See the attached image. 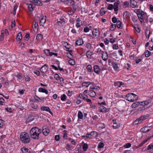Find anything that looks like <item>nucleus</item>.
<instances>
[{
    "mask_svg": "<svg viewBox=\"0 0 153 153\" xmlns=\"http://www.w3.org/2000/svg\"><path fill=\"white\" fill-rule=\"evenodd\" d=\"M41 132V129L36 127L32 128L30 131L31 137L34 139H38L39 135Z\"/></svg>",
    "mask_w": 153,
    "mask_h": 153,
    "instance_id": "f257e3e1",
    "label": "nucleus"
},
{
    "mask_svg": "<svg viewBox=\"0 0 153 153\" xmlns=\"http://www.w3.org/2000/svg\"><path fill=\"white\" fill-rule=\"evenodd\" d=\"M20 139L22 142L25 144L29 143L30 139L28 134L25 132H22L20 135Z\"/></svg>",
    "mask_w": 153,
    "mask_h": 153,
    "instance_id": "f03ea898",
    "label": "nucleus"
},
{
    "mask_svg": "<svg viewBox=\"0 0 153 153\" xmlns=\"http://www.w3.org/2000/svg\"><path fill=\"white\" fill-rule=\"evenodd\" d=\"M126 100L129 101L133 102L137 100L138 99L137 96L132 93H129L126 96Z\"/></svg>",
    "mask_w": 153,
    "mask_h": 153,
    "instance_id": "7ed1b4c3",
    "label": "nucleus"
},
{
    "mask_svg": "<svg viewBox=\"0 0 153 153\" xmlns=\"http://www.w3.org/2000/svg\"><path fill=\"white\" fill-rule=\"evenodd\" d=\"M148 116L144 115L141 116L139 118H137L134 122V123L136 125L141 123L143 120L148 118Z\"/></svg>",
    "mask_w": 153,
    "mask_h": 153,
    "instance_id": "20e7f679",
    "label": "nucleus"
},
{
    "mask_svg": "<svg viewBox=\"0 0 153 153\" xmlns=\"http://www.w3.org/2000/svg\"><path fill=\"white\" fill-rule=\"evenodd\" d=\"M141 102H143V105H146L148 107H150L153 104V100L150 99Z\"/></svg>",
    "mask_w": 153,
    "mask_h": 153,
    "instance_id": "39448f33",
    "label": "nucleus"
},
{
    "mask_svg": "<svg viewBox=\"0 0 153 153\" xmlns=\"http://www.w3.org/2000/svg\"><path fill=\"white\" fill-rule=\"evenodd\" d=\"M41 110L42 111H46L49 112L51 115H53V114L50 108L48 106H42L41 108Z\"/></svg>",
    "mask_w": 153,
    "mask_h": 153,
    "instance_id": "423d86ee",
    "label": "nucleus"
},
{
    "mask_svg": "<svg viewBox=\"0 0 153 153\" xmlns=\"http://www.w3.org/2000/svg\"><path fill=\"white\" fill-rule=\"evenodd\" d=\"M42 131L44 135L45 136H47L49 134L50 130L48 128L46 127L43 128Z\"/></svg>",
    "mask_w": 153,
    "mask_h": 153,
    "instance_id": "0eeeda50",
    "label": "nucleus"
},
{
    "mask_svg": "<svg viewBox=\"0 0 153 153\" xmlns=\"http://www.w3.org/2000/svg\"><path fill=\"white\" fill-rule=\"evenodd\" d=\"M92 34L94 37H98L100 35V32L97 29H94L92 31Z\"/></svg>",
    "mask_w": 153,
    "mask_h": 153,
    "instance_id": "6e6552de",
    "label": "nucleus"
},
{
    "mask_svg": "<svg viewBox=\"0 0 153 153\" xmlns=\"http://www.w3.org/2000/svg\"><path fill=\"white\" fill-rule=\"evenodd\" d=\"M48 69V66L46 64H45L44 66H42L40 69V71L42 73H45L47 71Z\"/></svg>",
    "mask_w": 153,
    "mask_h": 153,
    "instance_id": "1a4fd4ad",
    "label": "nucleus"
},
{
    "mask_svg": "<svg viewBox=\"0 0 153 153\" xmlns=\"http://www.w3.org/2000/svg\"><path fill=\"white\" fill-rule=\"evenodd\" d=\"M100 111L105 113L108 111V109L103 105H101L99 108Z\"/></svg>",
    "mask_w": 153,
    "mask_h": 153,
    "instance_id": "9d476101",
    "label": "nucleus"
},
{
    "mask_svg": "<svg viewBox=\"0 0 153 153\" xmlns=\"http://www.w3.org/2000/svg\"><path fill=\"white\" fill-rule=\"evenodd\" d=\"M143 105V102H137L133 103L131 105V107L133 108H135L139 106V105Z\"/></svg>",
    "mask_w": 153,
    "mask_h": 153,
    "instance_id": "9b49d317",
    "label": "nucleus"
},
{
    "mask_svg": "<svg viewBox=\"0 0 153 153\" xmlns=\"http://www.w3.org/2000/svg\"><path fill=\"white\" fill-rule=\"evenodd\" d=\"M94 72L97 74H99L100 72V69L97 65H95L94 67Z\"/></svg>",
    "mask_w": 153,
    "mask_h": 153,
    "instance_id": "f8f14e48",
    "label": "nucleus"
},
{
    "mask_svg": "<svg viewBox=\"0 0 153 153\" xmlns=\"http://www.w3.org/2000/svg\"><path fill=\"white\" fill-rule=\"evenodd\" d=\"M150 127V126H145V127L142 128L141 129V131L142 132L144 133L149 132L151 130L149 128Z\"/></svg>",
    "mask_w": 153,
    "mask_h": 153,
    "instance_id": "ddd939ff",
    "label": "nucleus"
},
{
    "mask_svg": "<svg viewBox=\"0 0 153 153\" xmlns=\"http://www.w3.org/2000/svg\"><path fill=\"white\" fill-rule=\"evenodd\" d=\"M22 33L20 32L18 33L16 37V39L18 43H20V41L22 40Z\"/></svg>",
    "mask_w": 153,
    "mask_h": 153,
    "instance_id": "4468645a",
    "label": "nucleus"
},
{
    "mask_svg": "<svg viewBox=\"0 0 153 153\" xmlns=\"http://www.w3.org/2000/svg\"><path fill=\"white\" fill-rule=\"evenodd\" d=\"M46 21V17L43 16L42 17L39 21V23L41 25L43 26Z\"/></svg>",
    "mask_w": 153,
    "mask_h": 153,
    "instance_id": "2eb2a0df",
    "label": "nucleus"
},
{
    "mask_svg": "<svg viewBox=\"0 0 153 153\" xmlns=\"http://www.w3.org/2000/svg\"><path fill=\"white\" fill-rule=\"evenodd\" d=\"M102 58L104 61H106L108 59V55L107 52H103V53H102Z\"/></svg>",
    "mask_w": 153,
    "mask_h": 153,
    "instance_id": "dca6fc26",
    "label": "nucleus"
},
{
    "mask_svg": "<svg viewBox=\"0 0 153 153\" xmlns=\"http://www.w3.org/2000/svg\"><path fill=\"white\" fill-rule=\"evenodd\" d=\"M24 4L27 5V8L29 11L31 12L33 10V4H31L27 3L26 2Z\"/></svg>",
    "mask_w": 153,
    "mask_h": 153,
    "instance_id": "f3484780",
    "label": "nucleus"
},
{
    "mask_svg": "<svg viewBox=\"0 0 153 153\" xmlns=\"http://www.w3.org/2000/svg\"><path fill=\"white\" fill-rule=\"evenodd\" d=\"M83 43V39H79L76 40V45L80 46L82 45Z\"/></svg>",
    "mask_w": 153,
    "mask_h": 153,
    "instance_id": "a211bd4d",
    "label": "nucleus"
},
{
    "mask_svg": "<svg viewBox=\"0 0 153 153\" xmlns=\"http://www.w3.org/2000/svg\"><path fill=\"white\" fill-rule=\"evenodd\" d=\"M112 66L115 70L117 71L119 70V67L118 66L117 63L113 62L112 64Z\"/></svg>",
    "mask_w": 153,
    "mask_h": 153,
    "instance_id": "6ab92c4d",
    "label": "nucleus"
},
{
    "mask_svg": "<svg viewBox=\"0 0 153 153\" xmlns=\"http://www.w3.org/2000/svg\"><path fill=\"white\" fill-rule=\"evenodd\" d=\"M21 150L23 153H29L30 152L28 149L24 147L21 148Z\"/></svg>",
    "mask_w": 153,
    "mask_h": 153,
    "instance_id": "aec40b11",
    "label": "nucleus"
},
{
    "mask_svg": "<svg viewBox=\"0 0 153 153\" xmlns=\"http://www.w3.org/2000/svg\"><path fill=\"white\" fill-rule=\"evenodd\" d=\"M66 4L68 5L72 6L75 4V1L74 0H67Z\"/></svg>",
    "mask_w": 153,
    "mask_h": 153,
    "instance_id": "412c9836",
    "label": "nucleus"
},
{
    "mask_svg": "<svg viewBox=\"0 0 153 153\" xmlns=\"http://www.w3.org/2000/svg\"><path fill=\"white\" fill-rule=\"evenodd\" d=\"M130 5L132 8L135 7L137 5V2L134 0L130 1Z\"/></svg>",
    "mask_w": 153,
    "mask_h": 153,
    "instance_id": "4be33fe9",
    "label": "nucleus"
},
{
    "mask_svg": "<svg viewBox=\"0 0 153 153\" xmlns=\"http://www.w3.org/2000/svg\"><path fill=\"white\" fill-rule=\"evenodd\" d=\"M38 91L39 92L45 93L46 94H47L48 93V91L46 89L41 87L39 88Z\"/></svg>",
    "mask_w": 153,
    "mask_h": 153,
    "instance_id": "5701e85b",
    "label": "nucleus"
},
{
    "mask_svg": "<svg viewBox=\"0 0 153 153\" xmlns=\"http://www.w3.org/2000/svg\"><path fill=\"white\" fill-rule=\"evenodd\" d=\"M88 95L91 97H94L96 95V92L93 90H90L88 91Z\"/></svg>",
    "mask_w": 153,
    "mask_h": 153,
    "instance_id": "b1692460",
    "label": "nucleus"
},
{
    "mask_svg": "<svg viewBox=\"0 0 153 153\" xmlns=\"http://www.w3.org/2000/svg\"><path fill=\"white\" fill-rule=\"evenodd\" d=\"M83 99L84 100H85L87 102L92 103L91 100L88 98V96L87 95H84L83 96Z\"/></svg>",
    "mask_w": 153,
    "mask_h": 153,
    "instance_id": "393cba45",
    "label": "nucleus"
},
{
    "mask_svg": "<svg viewBox=\"0 0 153 153\" xmlns=\"http://www.w3.org/2000/svg\"><path fill=\"white\" fill-rule=\"evenodd\" d=\"M147 150H150V153H153V145L150 144L147 147Z\"/></svg>",
    "mask_w": 153,
    "mask_h": 153,
    "instance_id": "a878e982",
    "label": "nucleus"
},
{
    "mask_svg": "<svg viewBox=\"0 0 153 153\" xmlns=\"http://www.w3.org/2000/svg\"><path fill=\"white\" fill-rule=\"evenodd\" d=\"M90 136H92L93 137H95L97 135V133L95 131H91L90 133Z\"/></svg>",
    "mask_w": 153,
    "mask_h": 153,
    "instance_id": "bb28decb",
    "label": "nucleus"
},
{
    "mask_svg": "<svg viewBox=\"0 0 153 153\" xmlns=\"http://www.w3.org/2000/svg\"><path fill=\"white\" fill-rule=\"evenodd\" d=\"M93 53L90 51H88L86 53V55L88 58H90L91 56L92 55Z\"/></svg>",
    "mask_w": 153,
    "mask_h": 153,
    "instance_id": "cd10ccee",
    "label": "nucleus"
},
{
    "mask_svg": "<svg viewBox=\"0 0 153 153\" xmlns=\"http://www.w3.org/2000/svg\"><path fill=\"white\" fill-rule=\"evenodd\" d=\"M145 56L148 57L150 56L151 55V52L148 50L144 52Z\"/></svg>",
    "mask_w": 153,
    "mask_h": 153,
    "instance_id": "c85d7f7f",
    "label": "nucleus"
},
{
    "mask_svg": "<svg viewBox=\"0 0 153 153\" xmlns=\"http://www.w3.org/2000/svg\"><path fill=\"white\" fill-rule=\"evenodd\" d=\"M118 3L117 2H115L114 3V10L116 12L118 10Z\"/></svg>",
    "mask_w": 153,
    "mask_h": 153,
    "instance_id": "c756f323",
    "label": "nucleus"
},
{
    "mask_svg": "<svg viewBox=\"0 0 153 153\" xmlns=\"http://www.w3.org/2000/svg\"><path fill=\"white\" fill-rule=\"evenodd\" d=\"M43 37L41 34H38L36 36V39L37 40H40L42 39Z\"/></svg>",
    "mask_w": 153,
    "mask_h": 153,
    "instance_id": "7c9ffc66",
    "label": "nucleus"
},
{
    "mask_svg": "<svg viewBox=\"0 0 153 153\" xmlns=\"http://www.w3.org/2000/svg\"><path fill=\"white\" fill-rule=\"evenodd\" d=\"M4 30H2L1 31V35H0V40L2 41L4 39Z\"/></svg>",
    "mask_w": 153,
    "mask_h": 153,
    "instance_id": "2f4dec72",
    "label": "nucleus"
},
{
    "mask_svg": "<svg viewBox=\"0 0 153 153\" xmlns=\"http://www.w3.org/2000/svg\"><path fill=\"white\" fill-rule=\"evenodd\" d=\"M86 69L88 72H93L92 71V67L91 65H88L86 67Z\"/></svg>",
    "mask_w": 153,
    "mask_h": 153,
    "instance_id": "473e14b6",
    "label": "nucleus"
},
{
    "mask_svg": "<svg viewBox=\"0 0 153 153\" xmlns=\"http://www.w3.org/2000/svg\"><path fill=\"white\" fill-rule=\"evenodd\" d=\"M90 84L91 82H83L82 83V86H86L88 87Z\"/></svg>",
    "mask_w": 153,
    "mask_h": 153,
    "instance_id": "72a5a7b5",
    "label": "nucleus"
},
{
    "mask_svg": "<svg viewBox=\"0 0 153 153\" xmlns=\"http://www.w3.org/2000/svg\"><path fill=\"white\" fill-rule=\"evenodd\" d=\"M150 139V138H148L147 139L144 140L141 143H140L139 145V147H140L141 146L143 145L146 142L149 140Z\"/></svg>",
    "mask_w": 153,
    "mask_h": 153,
    "instance_id": "f704fd0d",
    "label": "nucleus"
},
{
    "mask_svg": "<svg viewBox=\"0 0 153 153\" xmlns=\"http://www.w3.org/2000/svg\"><path fill=\"white\" fill-rule=\"evenodd\" d=\"M30 107L33 109H36L38 107V106L36 104H35L34 103H33L31 104L30 105Z\"/></svg>",
    "mask_w": 153,
    "mask_h": 153,
    "instance_id": "c9c22d12",
    "label": "nucleus"
},
{
    "mask_svg": "<svg viewBox=\"0 0 153 153\" xmlns=\"http://www.w3.org/2000/svg\"><path fill=\"white\" fill-rule=\"evenodd\" d=\"M41 1L38 0H37L35 2L34 4L35 5H39V6H41L42 5V3L41 2Z\"/></svg>",
    "mask_w": 153,
    "mask_h": 153,
    "instance_id": "e433bc0d",
    "label": "nucleus"
},
{
    "mask_svg": "<svg viewBox=\"0 0 153 153\" xmlns=\"http://www.w3.org/2000/svg\"><path fill=\"white\" fill-rule=\"evenodd\" d=\"M150 33V30H149L146 29V37L149 38Z\"/></svg>",
    "mask_w": 153,
    "mask_h": 153,
    "instance_id": "4c0bfd02",
    "label": "nucleus"
},
{
    "mask_svg": "<svg viewBox=\"0 0 153 153\" xmlns=\"http://www.w3.org/2000/svg\"><path fill=\"white\" fill-rule=\"evenodd\" d=\"M78 116L79 118L80 119L82 118L83 116V114L80 111H78Z\"/></svg>",
    "mask_w": 153,
    "mask_h": 153,
    "instance_id": "58836bf2",
    "label": "nucleus"
},
{
    "mask_svg": "<svg viewBox=\"0 0 153 153\" xmlns=\"http://www.w3.org/2000/svg\"><path fill=\"white\" fill-rule=\"evenodd\" d=\"M104 8L102 7L101 8L100 10V14L101 16H103V14L105 13L106 11L103 10Z\"/></svg>",
    "mask_w": 153,
    "mask_h": 153,
    "instance_id": "ea45409f",
    "label": "nucleus"
},
{
    "mask_svg": "<svg viewBox=\"0 0 153 153\" xmlns=\"http://www.w3.org/2000/svg\"><path fill=\"white\" fill-rule=\"evenodd\" d=\"M67 97L65 94L62 95L61 96V99L63 101H65Z\"/></svg>",
    "mask_w": 153,
    "mask_h": 153,
    "instance_id": "a19ab883",
    "label": "nucleus"
},
{
    "mask_svg": "<svg viewBox=\"0 0 153 153\" xmlns=\"http://www.w3.org/2000/svg\"><path fill=\"white\" fill-rule=\"evenodd\" d=\"M34 119V117L33 116H29L28 117L27 119V121L30 122L32 121H33Z\"/></svg>",
    "mask_w": 153,
    "mask_h": 153,
    "instance_id": "79ce46f5",
    "label": "nucleus"
},
{
    "mask_svg": "<svg viewBox=\"0 0 153 153\" xmlns=\"http://www.w3.org/2000/svg\"><path fill=\"white\" fill-rule=\"evenodd\" d=\"M116 25L112 24L110 27V30L111 31L114 30L116 28Z\"/></svg>",
    "mask_w": 153,
    "mask_h": 153,
    "instance_id": "37998d69",
    "label": "nucleus"
},
{
    "mask_svg": "<svg viewBox=\"0 0 153 153\" xmlns=\"http://www.w3.org/2000/svg\"><path fill=\"white\" fill-rule=\"evenodd\" d=\"M44 51L46 53V55L48 56H50L51 54V52H50V50H44Z\"/></svg>",
    "mask_w": 153,
    "mask_h": 153,
    "instance_id": "c03bdc74",
    "label": "nucleus"
},
{
    "mask_svg": "<svg viewBox=\"0 0 153 153\" xmlns=\"http://www.w3.org/2000/svg\"><path fill=\"white\" fill-rule=\"evenodd\" d=\"M122 23L120 21H118L117 22V25L118 28H121V25Z\"/></svg>",
    "mask_w": 153,
    "mask_h": 153,
    "instance_id": "a18cd8bd",
    "label": "nucleus"
},
{
    "mask_svg": "<svg viewBox=\"0 0 153 153\" xmlns=\"http://www.w3.org/2000/svg\"><path fill=\"white\" fill-rule=\"evenodd\" d=\"M72 7L73 8V10H74V11H76L77 10V8H78L77 5L75 3L74 4L72 5Z\"/></svg>",
    "mask_w": 153,
    "mask_h": 153,
    "instance_id": "49530a36",
    "label": "nucleus"
},
{
    "mask_svg": "<svg viewBox=\"0 0 153 153\" xmlns=\"http://www.w3.org/2000/svg\"><path fill=\"white\" fill-rule=\"evenodd\" d=\"M18 7V5L16 4L14 7L13 10V13L14 15L16 14V11Z\"/></svg>",
    "mask_w": 153,
    "mask_h": 153,
    "instance_id": "de8ad7c7",
    "label": "nucleus"
},
{
    "mask_svg": "<svg viewBox=\"0 0 153 153\" xmlns=\"http://www.w3.org/2000/svg\"><path fill=\"white\" fill-rule=\"evenodd\" d=\"M68 63L71 65H74L75 64V62L74 60L71 59L69 60Z\"/></svg>",
    "mask_w": 153,
    "mask_h": 153,
    "instance_id": "09e8293b",
    "label": "nucleus"
},
{
    "mask_svg": "<svg viewBox=\"0 0 153 153\" xmlns=\"http://www.w3.org/2000/svg\"><path fill=\"white\" fill-rule=\"evenodd\" d=\"M104 145L103 143H100L98 145V148L99 149H101L103 148L104 146Z\"/></svg>",
    "mask_w": 153,
    "mask_h": 153,
    "instance_id": "8fccbe9b",
    "label": "nucleus"
},
{
    "mask_svg": "<svg viewBox=\"0 0 153 153\" xmlns=\"http://www.w3.org/2000/svg\"><path fill=\"white\" fill-rule=\"evenodd\" d=\"M88 148V145L87 144L85 143L83 146V149L84 151H86Z\"/></svg>",
    "mask_w": 153,
    "mask_h": 153,
    "instance_id": "3c124183",
    "label": "nucleus"
},
{
    "mask_svg": "<svg viewBox=\"0 0 153 153\" xmlns=\"http://www.w3.org/2000/svg\"><path fill=\"white\" fill-rule=\"evenodd\" d=\"M131 146V144L130 143H127L124 146L125 148H129Z\"/></svg>",
    "mask_w": 153,
    "mask_h": 153,
    "instance_id": "603ef678",
    "label": "nucleus"
},
{
    "mask_svg": "<svg viewBox=\"0 0 153 153\" xmlns=\"http://www.w3.org/2000/svg\"><path fill=\"white\" fill-rule=\"evenodd\" d=\"M75 12V11H74L73 10H68V13L70 15H73L74 14Z\"/></svg>",
    "mask_w": 153,
    "mask_h": 153,
    "instance_id": "864d4df0",
    "label": "nucleus"
},
{
    "mask_svg": "<svg viewBox=\"0 0 153 153\" xmlns=\"http://www.w3.org/2000/svg\"><path fill=\"white\" fill-rule=\"evenodd\" d=\"M128 13L127 11H126L125 13H124L123 15V16L124 18H126L128 16Z\"/></svg>",
    "mask_w": 153,
    "mask_h": 153,
    "instance_id": "5fc2aeb1",
    "label": "nucleus"
},
{
    "mask_svg": "<svg viewBox=\"0 0 153 153\" xmlns=\"http://www.w3.org/2000/svg\"><path fill=\"white\" fill-rule=\"evenodd\" d=\"M82 137H84L85 138H91L90 134L87 133L85 135L82 136Z\"/></svg>",
    "mask_w": 153,
    "mask_h": 153,
    "instance_id": "6e6d98bb",
    "label": "nucleus"
},
{
    "mask_svg": "<svg viewBox=\"0 0 153 153\" xmlns=\"http://www.w3.org/2000/svg\"><path fill=\"white\" fill-rule=\"evenodd\" d=\"M138 17L139 19V20L142 23L143 21V17L142 15V13L141 14L140 16V17L139 16H138Z\"/></svg>",
    "mask_w": 153,
    "mask_h": 153,
    "instance_id": "4d7b16f0",
    "label": "nucleus"
},
{
    "mask_svg": "<svg viewBox=\"0 0 153 153\" xmlns=\"http://www.w3.org/2000/svg\"><path fill=\"white\" fill-rule=\"evenodd\" d=\"M114 6L112 4H110L108 5V9L109 10H112L113 9Z\"/></svg>",
    "mask_w": 153,
    "mask_h": 153,
    "instance_id": "13d9d810",
    "label": "nucleus"
},
{
    "mask_svg": "<svg viewBox=\"0 0 153 153\" xmlns=\"http://www.w3.org/2000/svg\"><path fill=\"white\" fill-rule=\"evenodd\" d=\"M4 122L2 120L0 119V127L2 128L4 124Z\"/></svg>",
    "mask_w": 153,
    "mask_h": 153,
    "instance_id": "bf43d9fd",
    "label": "nucleus"
},
{
    "mask_svg": "<svg viewBox=\"0 0 153 153\" xmlns=\"http://www.w3.org/2000/svg\"><path fill=\"white\" fill-rule=\"evenodd\" d=\"M112 21L113 23H115L117 22V19L116 17H114L112 18Z\"/></svg>",
    "mask_w": 153,
    "mask_h": 153,
    "instance_id": "052dcab7",
    "label": "nucleus"
},
{
    "mask_svg": "<svg viewBox=\"0 0 153 153\" xmlns=\"http://www.w3.org/2000/svg\"><path fill=\"white\" fill-rule=\"evenodd\" d=\"M90 30V28H89L88 27H86L84 28V31L85 32L87 33Z\"/></svg>",
    "mask_w": 153,
    "mask_h": 153,
    "instance_id": "680f3d73",
    "label": "nucleus"
},
{
    "mask_svg": "<svg viewBox=\"0 0 153 153\" xmlns=\"http://www.w3.org/2000/svg\"><path fill=\"white\" fill-rule=\"evenodd\" d=\"M60 76L58 74H56L54 76V78L57 80H59L60 79Z\"/></svg>",
    "mask_w": 153,
    "mask_h": 153,
    "instance_id": "e2e57ef3",
    "label": "nucleus"
},
{
    "mask_svg": "<svg viewBox=\"0 0 153 153\" xmlns=\"http://www.w3.org/2000/svg\"><path fill=\"white\" fill-rule=\"evenodd\" d=\"M103 52L104 51H102L101 49H100L99 48L98 49L97 51H96V52L97 53H99L101 54H102V53H103Z\"/></svg>",
    "mask_w": 153,
    "mask_h": 153,
    "instance_id": "0e129e2a",
    "label": "nucleus"
},
{
    "mask_svg": "<svg viewBox=\"0 0 153 153\" xmlns=\"http://www.w3.org/2000/svg\"><path fill=\"white\" fill-rule=\"evenodd\" d=\"M86 47L88 49H90L91 48V45L89 43H88L86 45Z\"/></svg>",
    "mask_w": 153,
    "mask_h": 153,
    "instance_id": "69168bd1",
    "label": "nucleus"
},
{
    "mask_svg": "<svg viewBox=\"0 0 153 153\" xmlns=\"http://www.w3.org/2000/svg\"><path fill=\"white\" fill-rule=\"evenodd\" d=\"M142 60V59H136L135 61H136V63L137 64H138Z\"/></svg>",
    "mask_w": 153,
    "mask_h": 153,
    "instance_id": "338daca9",
    "label": "nucleus"
},
{
    "mask_svg": "<svg viewBox=\"0 0 153 153\" xmlns=\"http://www.w3.org/2000/svg\"><path fill=\"white\" fill-rule=\"evenodd\" d=\"M67 132V131L66 130H65L63 131L64 134L63 137L64 138H65L67 137V133H66Z\"/></svg>",
    "mask_w": 153,
    "mask_h": 153,
    "instance_id": "774afa93",
    "label": "nucleus"
}]
</instances>
